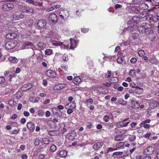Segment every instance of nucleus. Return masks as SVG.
<instances>
[{"mask_svg": "<svg viewBox=\"0 0 159 159\" xmlns=\"http://www.w3.org/2000/svg\"><path fill=\"white\" fill-rule=\"evenodd\" d=\"M48 19L49 22L53 24L56 23L57 21V16L54 13L50 14L49 16Z\"/></svg>", "mask_w": 159, "mask_h": 159, "instance_id": "obj_7", "label": "nucleus"}, {"mask_svg": "<svg viewBox=\"0 0 159 159\" xmlns=\"http://www.w3.org/2000/svg\"><path fill=\"white\" fill-rule=\"evenodd\" d=\"M157 59L155 57L150 58L149 59V62L152 64L157 63Z\"/></svg>", "mask_w": 159, "mask_h": 159, "instance_id": "obj_38", "label": "nucleus"}, {"mask_svg": "<svg viewBox=\"0 0 159 159\" xmlns=\"http://www.w3.org/2000/svg\"><path fill=\"white\" fill-rule=\"evenodd\" d=\"M46 22L44 20H40L38 21L37 26L40 28H43L46 25Z\"/></svg>", "mask_w": 159, "mask_h": 159, "instance_id": "obj_10", "label": "nucleus"}, {"mask_svg": "<svg viewBox=\"0 0 159 159\" xmlns=\"http://www.w3.org/2000/svg\"><path fill=\"white\" fill-rule=\"evenodd\" d=\"M24 15L21 12H16L12 14L11 16V19L13 20H18L24 18Z\"/></svg>", "mask_w": 159, "mask_h": 159, "instance_id": "obj_1", "label": "nucleus"}, {"mask_svg": "<svg viewBox=\"0 0 159 159\" xmlns=\"http://www.w3.org/2000/svg\"><path fill=\"white\" fill-rule=\"evenodd\" d=\"M129 118H126L120 122V124L121 127H126L129 123V122H126L128 120H129Z\"/></svg>", "mask_w": 159, "mask_h": 159, "instance_id": "obj_25", "label": "nucleus"}, {"mask_svg": "<svg viewBox=\"0 0 159 159\" xmlns=\"http://www.w3.org/2000/svg\"><path fill=\"white\" fill-rule=\"evenodd\" d=\"M131 106L132 107L135 109H138L140 107L139 102L135 100H132L131 101Z\"/></svg>", "mask_w": 159, "mask_h": 159, "instance_id": "obj_14", "label": "nucleus"}, {"mask_svg": "<svg viewBox=\"0 0 159 159\" xmlns=\"http://www.w3.org/2000/svg\"><path fill=\"white\" fill-rule=\"evenodd\" d=\"M113 88L115 89H117L118 91H121L124 89L123 87L122 86L119 87V85H115L113 86Z\"/></svg>", "mask_w": 159, "mask_h": 159, "instance_id": "obj_40", "label": "nucleus"}, {"mask_svg": "<svg viewBox=\"0 0 159 159\" xmlns=\"http://www.w3.org/2000/svg\"><path fill=\"white\" fill-rule=\"evenodd\" d=\"M118 103L120 104L125 105L126 104L127 102L126 101L124 100L123 99L120 98L118 100Z\"/></svg>", "mask_w": 159, "mask_h": 159, "instance_id": "obj_51", "label": "nucleus"}, {"mask_svg": "<svg viewBox=\"0 0 159 159\" xmlns=\"http://www.w3.org/2000/svg\"><path fill=\"white\" fill-rule=\"evenodd\" d=\"M46 75L51 78H54L56 77L57 73L55 70H48L45 72Z\"/></svg>", "mask_w": 159, "mask_h": 159, "instance_id": "obj_4", "label": "nucleus"}, {"mask_svg": "<svg viewBox=\"0 0 159 159\" xmlns=\"http://www.w3.org/2000/svg\"><path fill=\"white\" fill-rule=\"evenodd\" d=\"M151 121V120L149 119H148L144 120V121L141 122L140 123V125H143L145 124L149 123Z\"/></svg>", "mask_w": 159, "mask_h": 159, "instance_id": "obj_61", "label": "nucleus"}, {"mask_svg": "<svg viewBox=\"0 0 159 159\" xmlns=\"http://www.w3.org/2000/svg\"><path fill=\"white\" fill-rule=\"evenodd\" d=\"M17 43L14 41H8L6 44V48L8 49H11L14 48L17 45Z\"/></svg>", "mask_w": 159, "mask_h": 159, "instance_id": "obj_6", "label": "nucleus"}, {"mask_svg": "<svg viewBox=\"0 0 159 159\" xmlns=\"http://www.w3.org/2000/svg\"><path fill=\"white\" fill-rule=\"evenodd\" d=\"M103 143L102 142H97L93 146V148L95 151H97L100 148L103 146Z\"/></svg>", "mask_w": 159, "mask_h": 159, "instance_id": "obj_20", "label": "nucleus"}, {"mask_svg": "<svg viewBox=\"0 0 159 159\" xmlns=\"http://www.w3.org/2000/svg\"><path fill=\"white\" fill-rule=\"evenodd\" d=\"M34 144L36 146H39V145L40 143V139H39V137L36 138H35L34 139Z\"/></svg>", "mask_w": 159, "mask_h": 159, "instance_id": "obj_37", "label": "nucleus"}, {"mask_svg": "<svg viewBox=\"0 0 159 159\" xmlns=\"http://www.w3.org/2000/svg\"><path fill=\"white\" fill-rule=\"evenodd\" d=\"M52 49H48L45 51V53L46 55H49L52 54Z\"/></svg>", "mask_w": 159, "mask_h": 159, "instance_id": "obj_45", "label": "nucleus"}, {"mask_svg": "<svg viewBox=\"0 0 159 159\" xmlns=\"http://www.w3.org/2000/svg\"><path fill=\"white\" fill-rule=\"evenodd\" d=\"M42 141L43 143L45 144H48L50 142L49 140L47 138H44L42 139Z\"/></svg>", "mask_w": 159, "mask_h": 159, "instance_id": "obj_41", "label": "nucleus"}, {"mask_svg": "<svg viewBox=\"0 0 159 159\" xmlns=\"http://www.w3.org/2000/svg\"><path fill=\"white\" fill-rule=\"evenodd\" d=\"M158 103L156 101H153L149 104V107L152 109H153L157 106Z\"/></svg>", "mask_w": 159, "mask_h": 159, "instance_id": "obj_29", "label": "nucleus"}, {"mask_svg": "<svg viewBox=\"0 0 159 159\" xmlns=\"http://www.w3.org/2000/svg\"><path fill=\"white\" fill-rule=\"evenodd\" d=\"M147 23L146 22H143L141 24L139 30L140 33L142 34L145 33V30L146 27Z\"/></svg>", "mask_w": 159, "mask_h": 159, "instance_id": "obj_18", "label": "nucleus"}, {"mask_svg": "<svg viewBox=\"0 0 159 159\" xmlns=\"http://www.w3.org/2000/svg\"><path fill=\"white\" fill-rule=\"evenodd\" d=\"M136 70L134 69L131 70L129 72V75L132 77H134L136 75Z\"/></svg>", "mask_w": 159, "mask_h": 159, "instance_id": "obj_44", "label": "nucleus"}, {"mask_svg": "<svg viewBox=\"0 0 159 159\" xmlns=\"http://www.w3.org/2000/svg\"><path fill=\"white\" fill-rule=\"evenodd\" d=\"M63 87H62L61 84H59L55 86L53 88L55 90L57 91L61 89Z\"/></svg>", "mask_w": 159, "mask_h": 159, "instance_id": "obj_43", "label": "nucleus"}, {"mask_svg": "<svg viewBox=\"0 0 159 159\" xmlns=\"http://www.w3.org/2000/svg\"><path fill=\"white\" fill-rule=\"evenodd\" d=\"M17 36V34L16 33L13 32L7 34L6 35V37L8 39H15Z\"/></svg>", "mask_w": 159, "mask_h": 159, "instance_id": "obj_16", "label": "nucleus"}, {"mask_svg": "<svg viewBox=\"0 0 159 159\" xmlns=\"http://www.w3.org/2000/svg\"><path fill=\"white\" fill-rule=\"evenodd\" d=\"M43 2H34L33 3V5L36 6L41 7L42 6Z\"/></svg>", "mask_w": 159, "mask_h": 159, "instance_id": "obj_52", "label": "nucleus"}, {"mask_svg": "<svg viewBox=\"0 0 159 159\" xmlns=\"http://www.w3.org/2000/svg\"><path fill=\"white\" fill-rule=\"evenodd\" d=\"M60 7H61V5H53L52 7H50V8H48L47 10V11H52L54 9H58L59 8H60Z\"/></svg>", "mask_w": 159, "mask_h": 159, "instance_id": "obj_31", "label": "nucleus"}, {"mask_svg": "<svg viewBox=\"0 0 159 159\" xmlns=\"http://www.w3.org/2000/svg\"><path fill=\"white\" fill-rule=\"evenodd\" d=\"M118 81V78L117 77H113L110 78V82L111 83H117Z\"/></svg>", "mask_w": 159, "mask_h": 159, "instance_id": "obj_33", "label": "nucleus"}, {"mask_svg": "<svg viewBox=\"0 0 159 159\" xmlns=\"http://www.w3.org/2000/svg\"><path fill=\"white\" fill-rule=\"evenodd\" d=\"M20 10L22 12L28 14H32L34 12V10L33 8L26 6H22L20 8Z\"/></svg>", "mask_w": 159, "mask_h": 159, "instance_id": "obj_2", "label": "nucleus"}, {"mask_svg": "<svg viewBox=\"0 0 159 159\" xmlns=\"http://www.w3.org/2000/svg\"><path fill=\"white\" fill-rule=\"evenodd\" d=\"M63 59L64 61H66L68 59V56L66 54H64L63 56Z\"/></svg>", "mask_w": 159, "mask_h": 159, "instance_id": "obj_59", "label": "nucleus"}, {"mask_svg": "<svg viewBox=\"0 0 159 159\" xmlns=\"http://www.w3.org/2000/svg\"><path fill=\"white\" fill-rule=\"evenodd\" d=\"M8 60L11 63H16L19 61L16 57L12 56L9 57Z\"/></svg>", "mask_w": 159, "mask_h": 159, "instance_id": "obj_26", "label": "nucleus"}, {"mask_svg": "<svg viewBox=\"0 0 159 159\" xmlns=\"http://www.w3.org/2000/svg\"><path fill=\"white\" fill-rule=\"evenodd\" d=\"M59 156L62 157H65L67 155V152L65 150H63L59 152Z\"/></svg>", "mask_w": 159, "mask_h": 159, "instance_id": "obj_28", "label": "nucleus"}, {"mask_svg": "<svg viewBox=\"0 0 159 159\" xmlns=\"http://www.w3.org/2000/svg\"><path fill=\"white\" fill-rule=\"evenodd\" d=\"M125 143L123 142H120L117 143L116 145V146L117 148H121L124 146Z\"/></svg>", "mask_w": 159, "mask_h": 159, "instance_id": "obj_50", "label": "nucleus"}, {"mask_svg": "<svg viewBox=\"0 0 159 159\" xmlns=\"http://www.w3.org/2000/svg\"><path fill=\"white\" fill-rule=\"evenodd\" d=\"M26 126L30 131L33 132L35 129V125L34 123L32 122H29L27 123Z\"/></svg>", "mask_w": 159, "mask_h": 159, "instance_id": "obj_17", "label": "nucleus"}, {"mask_svg": "<svg viewBox=\"0 0 159 159\" xmlns=\"http://www.w3.org/2000/svg\"><path fill=\"white\" fill-rule=\"evenodd\" d=\"M44 114V112L42 110H38V115L39 116L42 117Z\"/></svg>", "mask_w": 159, "mask_h": 159, "instance_id": "obj_48", "label": "nucleus"}, {"mask_svg": "<svg viewBox=\"0 0 159 159\" xmlns=\"http://www.w3.org/2000/svg\"><path fill=\"white\" fill-rule=\"evenodd\" d=\"M125 137L124 136L123 134L117 135L114 138L115 140L116 141H123Z\"/></svg>", "mask_w": 159, "mask_h": 159, "instance_id": "obj_24", "label": "nucleus"}, {"mask_svg": "<svg viewBox=\"0 0 159 159\" xmlns=\"http://www.w3.org/2000/svg\"><path fill=\"white\" fill-rule=\"evenodd\" d=\"M48 134L51 136H55L58 135L59 133L57 130H52L48 131Z\"/></svg>", "mask_w": 159, "mask_h": 159, "instance_id": "obj_22", "label": "nucleus"}, {"mask_svg": "<svg viewBox=\"0 0 159 159\" xmlns=\"http://www.w3.org/2000/svg\"><path fill=\"white\" fill-rule=\"evenodd\" d=\"M50 149L52 152H54L56 150L57 147L55 145H52L51 146Z\"/></svg>", "mask_w": 159, "mask_h": 159, "instance_id": "obj_56", "label": "nucleus"}, {"mask_svg": "<svg viewBox=\"0 0 159 159\" xmlns=\"http://www.w3.org/2000/svg\"><path fill=\"white\" fill-rule=\"evenodd\" d=\"M65 125L64 123H63L61 124V127L60 128H61V133L62 134H64L67 131L66 129L65 128Z\"/></svg>", "mask_w": 159, "mask_h": 159, "instance_id": "obj_36", "label": "nucleus"}, {"mask_svg": "<svg viewBox=\"0 0 159 159\" xmlns=\"http://www.w3.org/2000/svg\"><path fill=\"white\" fill-rule=\"evenodd\" d=\"M132 20L135 24H138L140 20V18L137 16H134L132 17Z\"/></svg>", "mask_w": 159, "mask_h": 159, "instance_id": "obj_32", "label": "nucleus"}, {"mask_svg": "<svg viewBox=\"0 0 159 159\" xmlns=\"http://www.w3.org/2000/svg\"><path fill=\"white\" fill-rule=\"evenodd\" d=\"M154 151L155 148L154 147L149 146L144 150V152L147 155H150L152 154L154 152Z\"/></svg>", "mask_w": 159, "mask_h": 159, "instance_id": "obj_8", "label": "nucleus"}, {"mask_svg": "<svg viewBox=\"0 0 159 159\" xmlns=\"http://www.w3.org/2000/svg\"><path fill=\"white\" fill-rule=\"evenodd\" d=\"M43 55L42 54H38V56L37 58V59L38 61H40L43 60Z\"/></svg>", "mask_w": 159, "mask_h": 159, "instance_id": "obj_42", "label": "nucleus"}, {"mask_svg": "<svg viewBox=\"0 0 159 159\" xmlns=\"http://www.w3.org/2000/svg\"><path fill=\"white\" fill-rule=\"evenodd\" d=\"M33 87L32 84L29 83L24 84L21 87V90L23 91H27Z\"/></svg>", "mask_w": 159, "mask_h": 159, "instance_id": "obj_11", "label": "nucleus"}, {"mask_svg": "<svg viewBox=\"0 0 159 159\" xmlns=\"http://www.w3.org/2000/svg\"><path fill=\"white\" fill-rule=\"evenodd\" d=\"M70 48L73 49L75 48L77 45L78 43V41H76L75 40L72 38H70Z\"/></svg>", "mask_w": 159, "mask_h": 159, "instance_id": "obj_12", "label": "nucleus"}, {"mask_svg": "<svg viewBox=\"0 0 159 159\" xmlns=\"http://www.w3.org/2000/svg\"><path fill=\"white\" fill-rule=\"evenodd\" d=\"M53 46H58L61 45V42L60 41H57L52 40L51 42Z\"/></svg>", "mask_w": 159, "mask_h": 159, "instance_id": "obj_34", "label": "nucleus"}, {"mask_svg": "<svg viewBox=\"0 0 159 159\" xmlns=\"http://www.w3.org/2000/svg\"><path fill=\"white\" fill-rule=\"evenodd\" d=\"M59 15L62 19H66L69 16V13L67 10H62L59 12Z\"/></svg>", "mask_w": 159, "mask_h": 159, "instance_id": "obj_9", "label": "nucleus"}, {"mask_svg": "<svg viewBox=\"0 0 159 159\" xmlns=\"http://www.w3.org/2000/svg\"><path fill=\"white\" fill-rule=\"evenodd\" d=\"M136 137L135 135H130L129 137V139L130 141H134L136 139Z\"/></svg>", "mask_w": 159, "mask_h": 159, "instance_id": "obj_49", "label": "nucleus"}, {"mask_svg": "<svg viewBox=\"0 0 159 159\" xmlns=\"http://www.w3.org/2000/svg\"><path fill=\"white\" fill-rule=\"evenodd\" d=\"M25 48V49H29L30 48H31L33 45V43L31 42H27L24 44Z\"/></svg>", "mask_w": 159, "mask_h": 159, "instance_id": "obj_30", "label": "nucleus"}, {"mask_svg": "<svg viewBox=\"0 0 159 159\" xmlns=\"http://www.w3.org/2000/svg\"><path fill=\"white\" fill-rule=\"evenodd\" d=\"M14 7V5L12 3L7 2L5 3L2 5V8L4 11H10L12 10Z\"/></svg>", "mask_w": 159, "mask_h": 159, "instance_id": "obj_3", "label": "nucleus"}, {"mask_svg": "<svg viewBox=\"0 0 159 159\" xmlns=\"http://www.w3.org/2000/svg\"><path fill=\"white\" fill-rule=\"evenodd\" d=\"M93 127V125L91 122H88L86 125V128L88 129H90Z\"/></svg>", "mask_w": 159, "mask_h": 159, "instance_id": "obj_53", "label": "nucleus"}, {"mask_svg": "<svg viewBox=\"0 0 159 159\" xmlns=\"http://www.w3.org/2000/svg\"><path fill=\"white\" fill-rule=\"evenodd\" d=\"M152 25L147 23L146 27L145 30V34L147 35H152L153 33V31L152 29Z\"/></svg>", "mask_w": 159, "mask_h": 159, "instance_id": "obj_5", "label": "nucleus"}, {"mask_svg": "<svg viewBox=\"0 0 159 159\" xmlns=\"http://www.w3.org/2000/svg\"><path fill=\"white\" fill-rule=\"evenodd\" d=\"M111 72L110 70H108L107 73L105 75V77L107 78H108L111 76Z\"/></svg>", "mask_w": 159, "mask_h": 159, "instance_id": "obj_64", "label": "nucleus"}, {"mask_svg": "<svg viewBox=\"0 0 159 159\" xmlns=\"http://www.w3.org/2000/svg\"><path fill=\"white\" fill-rule=\"evenodd\" d=\"M46 46V44L43 42H39L37 45V47L39 50H43Z\"/></svg>", "mask_w": 159, "mask_h": 159, "instance_id": "obj_21", "label": "nucleus"}, {"mask_svg": "<svg viewBox=\"0 0 159 159\" xmlns=\"http://www.w3.org/2000/svg\"><path fill=\"white\" fill-rule=\"evenodd\" d=\"M139 36V34L136 33H133L132 34V37L134 39H137Z\"/></svg>", "mask_w": 159, "mask_h": 159, "instance_id": "obj_55", "label": "nucleus"}, {"mask_svg": "<svg viewBox=\"0 0 159 159\" xmlns=\"http://www.w3.org/2000/svg\"><path fill=\"white\" fill-rule=\"evenodd\" d=\"M145 54V52L143 50H140L138 52V54L140 57L143 56Z\"/></svg>", "mask_w": 159, "mask_h": 159, "instance_id": "obj_60", "label": "nucleus"}, {"mask_svg": "<svg viewBox=\"0 0 159 159\" xmlns=\"http://www.w3.org/2000/svg\"><path fill=\"white\" fill-rule=\"evenodd\" d=\"M137 28V25H132L130 28V30L131 31H134Z\"/></svg>", "mask_w": 159, "mask_h": 159, "instance_id": "obj_57", "label": "nucleus"}, {"mask_svg": "<svg viewBox=\"0 0 159 159\" xmlns=\"http://www.w3.org/2000/svg\"><path fill=\"white\" fill-rule=\"evenodd\" d=\"M110 120L109 116L108 115L104 116L103 118V120L105 122H108Z\"/></svg>", "mask_w": 159, "mask_h": 159, "instance_id": "obj_54", "label": "nucleus"}, {"mask_svg": "<svg viewBox=\"0 0 159 159\" xmlns=\"http://www.w3.org/2000/svg\"><path fill=\"white\" fill-rule=\"evenodd\" d=\"M68 139L71 141L73 140L76 136V133L75 130H73L68 134Z\"/></svg>", "mask_w": 159, "mask_h": 159, "instance_id": "obj_15", "label": "nucleus"}, {"mask_svg": "<svg viewBox=\"0 0 159 159\" xmlns=\"http://www.w3.org/2000/svg\"><path fill=\"white\" fill-rule=\"evenodd\" d=\"M139 8L142 10H146L148 9V6L147 4L145 3H141L139 4Z\"/></svg>", "mask_w": 159, "mask_h": 159, "instance_id": "obj_27", "label": "nucleus"}, {"mask_svg": "<svg viewBox=\"0 0 159 159\" xmlns=\"http://www.w3.org/2000/svg\"><path fill=\"white\" fill-rule=\"evenodd\" d=\"M83 10H78L76 12V14L77 15L79 16H81L82 14V12Z\"/></svg>", "mask_w": 159, "mask_h": 159, "instance_id": "obj_62", "label": "nucleus"}, {"mask_svg": "<svg viewBox=\"0 0 159 159\" xmlns=\"http://www.w3.org/2000/svg\"><path fill=\"white\" fill-rule=\"evenodd\" d=\"M31 101L32 102L36 103L37 102L39 101L38 99L36 97H31Z\"/></svg>", "mask_w": 159, "mask_h": 159, "instance_id": "obj_58", "label": "nucleus"}, {"mask_svg": "<svg viewBox=\"0 0 159 159\" xmlns=\"http://www.w3.org/2000/svg\"><path fill=\"white\" fill-rule=\"evenodd\" d=\"M93 100L91 98L87 99L85 101V102L86 103L87 105L89 104H91L93 102Z\"/></svg>", "mask_w": 159, "mask_h": 159, "instance_id": "obj_47", "label": "nucleus"}, {"mask_svg": "<svg viewBox=\"0 0 159 159\" xmlns=\"http://www.w3.org/2000/svg\"><path fill=\"white\" fill-rule=\"evenodd\" d=\"M8 104L12 106H15L16 104V101L14 99H11L8 102Z\"/></svg>", "mask_w": 159, "mask_h": 159, "instance_id": "obj_39", "label": "nucleus"}, {"mask_svg": "<svg viewBox=\"0 0 159 159\" xmlns=\"http://www.w3.org/2000/svg\"><path fill=\"white\" fill-rule=\"evenodd\" d=\"M74 83L77 84L81 82V80L80 76H78L75 77L73 79Z\"/></svg>", "mask_w": 159, "mask_h": 159, "instance_id": "obj_35", "label": "nucleus"}, {"mask_svg": "<svg viewBox=\"0 0 159 159\" xmlns=\"http://www.w3.org/2000/svg\"><path fill=\"white\" fill-rule=\"evenodd\" d=\"M143 89L141 88L138 86L134 88V93L138 94H140L143 93Z\"/></svg>", "mask_w": 159, "mask_h": 159, "instance_id": "obj_23", "label": "nucleus"}, {"mask_svg": "<svg viewBox=\"0 0 159 159\" xmlns=\"http://www.w3.org/2000/svg\"><path fill=\"white\" fill-rule=\"evenodd\" d=\"M10 125L11 126H12L13 127H17L18 126V124L17 123L15 122H11L10 124Z\"/></svg>", "mask_w": 159, "mask_h": 159, "instance_id": "obj_63", "label": "nucleus"}, {"mask_svg": "<svg viewBox=\"0 0 159 159\" xmlns=\"http://www.w3.org/2000/svg\"><path fill=\"white\" fill-rule=\"evenodd\" d=\"M76 107V103L74 101L70 102L66 104L65 106L66 109H74Z\"/></svg>", "mask_w": 159, "mask_h": 159, "instance_id": "obj_13", "label": "nucleus"}, {"mask_svg": "<svg viewBox=\"0 0 159 159\" xmlns=\"http://www.w3.org/2000/svg\"><path fill=\"white\" fill-rule=\"evenodd\" d=\"M142 2V0H132V4H139Z\"/></svg>", "mask_w": 159, "mask_h": 159, "instance_id": "obj_46", "label": "nucleus"}, {"mask_svg": "<svg viewBox=\"0 0 159 159\" xmlns=\"http://www.w3.org/2000/svg\"><path fill=\"white\" fill-rule=\"evenodd\" d=\"M52 111L53 114L57 116H60L62 115L61 111L57 109V107H53L52 109Z\"/></svg>", "mask_w": 159, "mask_h": 159, "instance_id": "obj_19", "label": "nucleus"}]
</instances>
